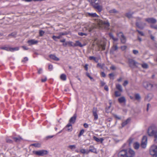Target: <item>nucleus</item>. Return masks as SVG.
Returning a JSON list of instances; mask_svg holds the SVG:
<instances>
[{
	"mask_svg": "<svg viewBox=\"0 0 157 157\" xmlns=\"http://www.w3.org/2000/svg\"><path fill=\"white\" fill-rule=\"evenodd\" d=\"M135 155L134 151L131 148L122 150L118 154V157H133Z\"/></svg>",
	"mask_w": 157,
	"mask_h": 157,
	"instance_id": "f257e3e1",
	"label": "nucleus"
},
{
	"mask_svg": "<svg viewBox=\"0 0 157 157\" xmlns=\"http://www.w3.org/2000/svg\"><path fill=\"white\" fill-rule=\"evenodd\" d=\"M157 127L155 125H152L148 129L147 133L149 136L154 137V141L157 143Z\"/></svg>",
	"mask_w": 157,
	"mask_h": 157,
	"instance_id": "f03ea898",
	"label": "nucleus"
},
{
	"mask_svg": "<svg viewBox=\"0 0 157 157\" xmlns=\"http://www.w3.org/2000/svg\"><path fill=\"white\" fill-rule=\"evenodd\" d=\"M97 24L99 27L101 29H108L109 26V24L107 21H104L99 20L97 21Z\"/></svg>",
	"mask_w": 157,
	"mask_h": 157,
	"instance_id": "7ed1b4c3",
	"label": "nucleus"
},
{
	"mask_svg": "<svg viewBox=\"0 0 157 157\" xmlns=\"http://www.w3.org/2000/svg\"><path fill=\"white\" fill-rule=\"evenodd\" d=\"M92 5L96 9L98 12H100L102 10V7L100 5V1L99 0H95L94 1H92L91 2Z\"/></svg>",
	"mask_w": 157,
	"mask_h": 157,
	"instance_id": "20e7f679",
	"label": "nucleus"
},
{
	"mask_svg": "<svg viewBox=\"0 0 157 157\" xmlns=\"http://www.w3.org/2000/svg\"><path fill=\"white\" fill-rule=\"evenodd\" d=\"M150 153L153 155V157H157V146L154 145H152L150 149Z\"/></svg>",
	"mask_w": 157,
	"mask_h": 157,
	"instance_id": "39448f33",
	"label": "nucleus"
},
{
	"mask_svg": "<svg viewBox=\"0 0 157 157\" xmlns=\"http://www.w3.org/2000/svg\"><path fill=\"white\" fill-rule=\"evenodd\" d=\"M33 153L38 156H43L47 155L48 153V152L47 150H40L38 151H33Z\"/></svg>",
	"mask_w": 157,
	"mask_h": 157,
	"instance_id": "423d86ee",
	"label": "nucleus"
},
{
	"mask_svg": "<svg viewBox=\"0 0 157 157\" xmlns=\"http://www.w3.org/2000/svg\"><path fill=\"white\" fill-rule=\"evenodd\" d=\"M147 137L146 136H144L142 139L141 146L143 148H145L147 146Z\"/></svg>",
	"mask_w": 157,
	"mask_h": 157,
	"instance_id": "0eeeda50",
	"label": "nucleus"
},
{
	"mask_svg": "<svg viewBox=\"0 0 157 157\" xmlns=\"http://www.w3.org/2000/svg\"><path fill=\"white\" fill-rule=\"evenodd\" d=\"M128 63L130 66L131 67H137L139 63L134 60L130 59L128 60Z\"/></svg>",
	"mask_w": 157,
	"mask_h": 157,
	"instance_id": "6e6552de",
	"label": "nucleus"
},
{
	"mask_svg": "<svg viewBox=\"0 0 157 157\" xmlns=\"http://www.w3.org/2000/svg\"><path fill=\"white\" fill-rule=\"evenodd\" d=\"M118 36L121 38V41L122 43H124L126 42V38L121 32L117 34Z\"/></svg>",
	"mask_w": 157,
	"mask_h": 157,
	"instance_id": "1a4fd4ad",
	"label": "nucleus"
},
{
	"mask_svg": "<svg viewBox=\"0 0 157 157\" xmlns=\"http://www.w3.org/2000/svg\"><path fill=\"white\" fill-rule=\"evenodd\" d=\"M143 86L148 90H151L153 87L152 84L147 82H144L143 83Z\"/></svg>",
	"mask_w": 157,
	"mask_h": 157,
	"instance_id": "9d476101",
	"label": "nucleus"
},
{
	"mask_svg": "<svg viewBox=\"0 0 157 157\" xmlns=\"http://www.w3.org/2000/svg\"><path fill=\"white\" fill-rule=\"evenodd\" d=\"M145 21L150 23H155L156 22V20L153 18H146Z\"/></svg>",
	"mask_w": 157,
	"mask_h": 157,
	"instance_id": "9b49d317",
	"label": "nucleus"
},
{
	"mask_svg": "<svg viewBox=\"0 0 157 157\" xmlns=\"http://www.w3.org/2000/svg\"><path fill=\"white\" fill-rule=\"evenodd\" d=\"M38 41L34 39H31L29 40L27 43L29 44V45L30 46L32 45L35 44H37Z\"/></svg>",
	"mask_w": 157,
	"mask_h": 157,
	"instance_id": "f8f14e48",
	"label": "nucleus"
},
{
	"mask_svg": "<svg viewBox=\"0 0 157 157\" xmlns=\"http://www.w3.org/2000/svg\"><path fill=\"white\" fill-rule=\"evenodd\" d=\"M74 47L76 46H79L80 47H82L86 45L85 44H82L79 41L77 40L75 41V43H74Z\"/></svg>",
	"mask_w": 157,
	"mask_h": 157,
	"instance_id": "ddd939ff",
	"label": "nucleus"
},
{
	"mask_svg": "<svg viewBox=\"0 0 157 157\" xmlns=\"http://www.w3.org/2000/svg\"><path fill=\"white\" fill-rule=\"evenodd\" d=\"M97 109L94 108L93 111V116L94 117V119L95 120H96L98 118V116L97 113Z\"/></svg>",
	"mask_w": 157,
	"mask_h": 157,
	"instance_id": "4468645a",
	"label": "nucleus"
},
{
	"mask_svg": "<svg viewBox=\"0 0 157 157\" xmlns=\"http://www.w3.org/2000/svg\"><path fill=\"white\" fill-rule=\"evenodd\" d=\"M136 25L140 29L143 28L144 26L145 25V24L144 23H142L141 22L139 23L138 22H136Z\"/></svg>",
	"mask_w": 157,
	"mask_h": 157,
	"instance_id": "2eb2a0df",
	"label": "nucleus"
},
{
	"mask_svg": "<svg viewBox=\"0 0 157 157\" xmlns=\"http://www.w3.org/2000/svg\"><path fill=\"white\" fill-rule=\"evenodd\" d=\"M153 97L152 95L151 94H148L145 98V100L146 101H150L152 98Z\"/></svg>",
	"mask_w": 157,
	"mask_h": 157,
	"instance_id": "dca6fc26",
	"label": "nucleus"
},
{
	"mask_svg": "<svg viewBox=\"0 0 157 157\" xmlns=\"http://www.w3.org/2000/svg\"><path fill=\"white\" fill-rule=\"evenodd\" d=\"M113 46L111 50V52H113L115 51H116L118 48V47L117 45H116L115 44L114 42L113 43Z\"/></svg>",
	"mask_w": 157,
	"mask_h": 157,
	"instance_id": "f3484780",
	"label": "nucleus"
},
{
	"mask_svg": "<svg viewBox=\"0 0 157 157\" xmlns=\"http://www.w3.org/2000/svg\"><path fill=\"white\" fill-rule=\"evenodd\" d=\"M93 138L94 140L98 142H100L101 143L103 140V139L102 138H98L95 136L93 137Z\"/></svg>",
	"mask_w": 157,
	"mask_h": 157,
	"instance_id": "a211bd4d",
	"label": "nucleus"
},
{
	"mask_svg": "<svg viewBox=\"0 0 157 157\" xmlns=\"http://www.w3.org/2000/svg\"><path fill=\"white\" fill-rule=\"evenodd\" d=\"M76 119V116H74L71 117L69 120L70 123L74 124L75 121Z\"/></svg>",
	"mask_w": 157,
	"mask_h": 157,
	"instance_id": "6ab92c4d",
	"label": "nucleus"
},
{
	"mask_svg": "<svg viewBox=\"0 0 157 157\" xmlns=\"http://www.w3.org/2000/svg\"><path fill=\"white\" fill-rule=\"evenodd\" d=\"M118 101L119 103H123L125 102V99L124 97L123 96L119 98L118 99Z\"/></svg>",
	"mask_w": 157,
	"mask_h": 157,
	"instance_id": "aec40b11",
	"label": "nucleus"
},
{
	"mask_svg": "<svg viewBox=\"0 0 157 157\" xmlns=\"http://www.w3.org/2000/svg\"><path fill=\"white\" fill-rule=\"evenodd\" d=\"M80 152L83 154H88L89 152V151L88 150H86L84 149H80Z\"/></svg>",
	"mask_w": 157,
	"mask_h": 157,
	"instance_id": "412c9836",
	"label": "nucleus"
},
{
	"mask_svg": "<svg viewBox=\"0 0 157 157\" xmlns=\"http://www.w3.org/2000/svg\"><path fill=\"white\" fill-rule=\"evenodd\" d=\"M116 88L120 92H122L123 91L122 87L119 84H116Z\"/></svg>",
	"mask_w": 157,
	"mask_h": 157,
	"instance_id": "4be33fe9",
	"label": "nucleus"
},
{
	"mask_svg": "<svg viewBox=\"0 0 157 157\" xmlns=\"http://www.w3.org/2000/svg\"><path fill=\"white\" fill-rule=\"evenodd\" d=\"M66 128L68 131H71L72 129V127L71 124L70 123L68 124L66 126Z\"/></svg>",
	"mask_w": 157,
	"mask_h": 157,
	"instance_id": "5701e85b",
	"label": "nucleus"
},
{
	"mask_svg": "<svg viewBox=\"0 0 157 157\" xmlns=\"http://www.w3.org/2000/svg\"><path fill=\"white\" fill-rule=\"evenodd\" d=\"M49 57L51 59L56 61H58L59 60L58 58L54 55H50Z\"/></svg>",
	"mask_w": 157,
	"mask_h": 157,
	"instance_id": "b1692460",
	"label": "nucleus"
},
{
	"mask_svg": "<svg viewBox=\"0 0 157 157\" xmlns=\"http://www.w3.org/2000/svg\"><path fill=\"white\" fill-rule=\"evenodd\" d=\"M13 139L15 142H19L22 140V139L20 137H14Z\"/></svg>",
	"mask_w": 157,
	"mask_h": 157,
	"instance_id": "393cba45",
	"label": "nucleus"
},
{
	"mask_svg": "<svg viewBox=\"0 0 157 157\" xmlns=\"http://www.w3.org/2000/svg\"><path fill=\"white\" fill-rule=\"evenodd\" d=\"M130 121V120L129 119H128L125 121L123 122L122 124V127H124L127 124H128Z\"/></svg>",
	"mask_w": 157,
	"mask_h": 157,
	"instance_id": "a878e982",
	"label": "nucleus"
},
{
	"mask_svg": "<svg viewBox=\"0 0 157 157\" xmlns=\"http://www.w3.org/2000/svg\"><path fill=\"white\" fill-rule=\"evenodd\" d=\"M133 147L135 149H138L139 147L140 144L138 142H136L133 144Z\"/></svg>",
	"mask_w": 157,
	"mask_h": 157,
	"instance_id": "bb28decb",
	"label": "nucleus"
},
{
	"mask_svg": "<svg viewBox=\"0 0 157 157\" xmlns=\"http://www.w3.org/2000/svg\"><path fill=\"white\" fill-rule=\"evenodd\" d=\"M60 78L62 80L65 81L66 79V76L64 74H62L60 76Z\"/></svg>",
	"mask_w": 157,
	"mask_h": 157,
	"instance_id": "cd10ccee",
	"label": "nucleus"
},
{
	"mask_svg": "<svg viewBox=\"0 0 157 157\" xmlns=\"http://www.w3.org/2000/svg\"><path fill=\"white\" fill-rule=\"evenodd\" d=\"M88 14L89 16L93 17H96L98 16L96 13H88Z\"/></svg>",
	"mask_w": 157,
	"mask_h": 157,
	"instance_id": "c85d7f7f",
	"label": "nucleus"
},
{
	"mask_svg": "<svg viewBox=\"0 0 157 157\" xmlns=\"http://www.w3.org/2000/svg\"><path fill=\"white\" fill-rule=\"evenodd\" d=\"M120 91H116L115 92V95L116 97H119L121 95V92Z\"/></svg>",
	"mask_w": 157,
	"mask_h": 157,
	"instance_id": "c756f323",
	"label": "nucleus"
},
{
	"mask_svg": "<svg viewBox=\"0 0 157 157\" xmlns=\"http://www.w3.org/2000/svg\"><path fill=\"white\" fill-rule=\"evenodd\" d=\"M90 151H91V152H95L96 151V149L94 148L93 147L90 146V149L89 150Z\"/></svg>",
	"mask_w": 157,
	"mask_h": 157,
	"instance_id": "7c9ffc66",
	"label": "nucleus"
},
{
	"mask_svg": "<svg viewBox=\"0 0 157 157\" xmlns=\"http://www.w3.org/2000/svg\"><path fill=\"white\" fill-rule=\"evenodd\" d=\"M19 47H17L14 48H10L9 49V50L11 51H17L19 50Z\"/></svg>",
	"mask_w": 157,
	"mask_h": 157,
	"instance_id": "2f4dec72",
	"label": "nucleus"
},
{
	"mask_svg": "<svg viewBox=\"0 0 157 157\" xmlns=\"http://www.w3.org/2000/svg\"><path fill=\"white\" fill-rule=\"evenodd\" d=\"M105 43H104L103 44L99 45V47L101 48L102 50H104L105 49Z\"/></svg>",
	"mask_w": 157,
	"mask_h": 157,
	"instance_id": "473e14b6",
	"label": "nucleus"
},
{
	"mask_svg": "<svg viewBox=\"0 0 157 157\" xmlns=\"http://www.w3.org/2000/svg\"><path fill=\"white\" fill-rule=\"evenodd\" d=\"M89 59L90 60H94L96 62H98V60L96 59V57H94L90 56L89 57Z\"/></svg>",
	"mask_w": 157,
	"mask_h": 157,
	"instance_id": "72a5a7b5",
	"label": "nucleus"
},
{
	"mask_svg": "<svg viewBox=\"0 0 157 157\" xmlns=\"http://www.w3.org/2000/svg\"><path fill=\"white\" fill-rule=\"evenodd\" d=\"M94 28H91L90 27H89L88 28H87L86 27H84V28L83 29L84 31H87L88 32H90L92 31V29H93Z\"/></svg>",
	"mask_w": 157,
	"mask_h": 157,
	"instance_id": "f704fd0d",
	"label": "nucleus"
},
{
	"mask_svg": "<svg viewBox=\"0 0 157 157\" xmlns=\"http://www.w3.org/2000/svg\"><path fill=\"white\" fill-rule=\"evenodd\" d=\"M31 145L33 146L36 147H40L41 146L40 144L38 143L33 144Z\"/></svg>",
	"mask_w": 157,
	"mask_h": 157,
	"instance_id": "c9c22d12",
	"label": "nucleus"
},
{
	"mask_svg": "<svg viewBox=\"0 0 157 157\" xmlns=\"http://www.w3.org/2000/svg\"><path fill=\"white\" fill-rule=\"evenodd\" d=\"M67 43L68 46L74 47V43H73L72 42L67 41Z\"/></svg>",
	"mask_w": 157,
	"mask_h": 157,
	"instance_id": "e433bc0d",
	"label": "nucleus"
},
{
	"mask_svg": "<svg viewBox=\"0 0 157 157\" xmlns=\"http://www.w3.org/2000/svg\"><path fill=\"white\" fill-rule=\"evenodd\" d=\"M68 147L71 150H73L76 148V147L75 145H70L68 146Z\"/></svg>",
	"mask_w": 157,
	"mask_h": 157,
	"instance_id": "4c0bfd02",
	"label": "nucleus"
},
{
	"mask_svg": "<svg viewBox=\"0 0 157 157\" xmlns=\"http://www.w3.org/2000/svg\"><path fill=\"white\" fill-rule=\"evenodd\" d=\"M135 98L138 101H139L140 99V96L138 94H136L135 95Z\"/></svg>",
	"mask_w": 157,
	"mask_h": 157,
	"instance_id": "58836bf2",
	"label": "nucleus"
},
{
	"mask_svg": "<svg viewBox=\"0 0 157 157\" xmlns=\"http://www.w3.org/2000/svg\"><path fill=\"white\" fill-rule=\"evenodd\" d=\"M16 35V33H13L10 34L8 35V37L11 36L12 37H15Z\"/></svg>",
	"mask_w": 157,
	"mask_h": 157,
	"instance_id": "ea45409f",
	"label": "nucleus"
},
{
	"mask_svg": "<svg viewBox=\"0 0 157 157\" xmlns=\"http://www.w3.org/2000/svg\"><path fill=\"white\" fill-rule=\"evenodd\" d=\"M142 67L144 68H147L148 67V65L146 63H144L142 64Z\"/></svg>",
	"mask_w": 157,
	"mask_h": 157,
	"instance_id": "a19ab883",
	"label": "nucleus"
},
{
	"mask_svg": "<svg viewBox=\"0 0 157 157\" xmlns=\"http://www.w3.org/2000/svg\"><path fill=\"white\" fill-rule=\"evenodd\" d=\"M45 32L43 30H40L39 31V34L40 36H42L43 35Z\"/></svg>",
	"mask_w": 157,
	"mask_h": 157,
	"instance_id": "79ce46f5",
	"label": "nucleus"
},
{
	"mask_svg": "<svg viewBox=\"0 0 157 157\" xmlns=\"http://www.w3.org/2000/svg\"><path fill=\"white\" fill-rule=\"evenodd\" d=\"M6 141L7 143H12L13 142L12 140L10 139L9 138H6Z\"/></svg>",
	"mask_w": 157,
	"mask_h": 157,
	"instance_id": "37998d69",
	"label": "nucleus"
},
{
	"mask_svg": "<svg viewBox=\"0 0 157 157\" xmlns=\"http://www.w3.org/2000/svg\"><path fill=\"white\" fill-rule=\"evenodd\" d=\"M78 34L79 35L81 36H86L87 34L86 33H84L82 32H79L78 33Z\"/></svg>",
	"mask_w": 157,
	"mask_h": 157,
	"instance_id": "c03bdc74",
	"label": "nucleus"
},
{
	"mask_svg": "<svg viewBox=\"0 0 157 157\" xmlns=\"http://www.w3.org/2000/svg\"><path fill=\"white\" fill-rule=\"evenodd\" d=\"M28 60V58L27 57H25L24 58V59L23 60H22V62L25 63L26 61H27Z\"/></svg>",
	"mask_w": 157,
	"mask_h": 157,
	"instance_id": "a18cd8bd",
	"label": "nucleus"
},
{
	"mask_svg": "<svg viewBox=\"0 0 157 157\" xmlns=\"http://www.w3.org/2000/svg\"><path fill=\"white\" fill-rule=\"evenodd\" d=\"M110 13H117V11L115 9H113L109 11Z\"/></svg>",
	"mask_w": 157,
	"mask_h": 157,
	"instance_id": "49530a36",
	"label": "nucleus"
},
{
	"mask_svg": "<svg viewBox=\"0 0 157 157\" xmlns=\"http://www.w3.org/2000/svg\"><path fill=\"white\" fill-rule=\"evenodd\" d=\"M151 27L152 28H153L157 30V25H151Z\"/></svg>",
	"mask_w": 157,
	"mask_h": 157,
	"instance_id": "de8ad7c7",
	"label": "nucleus"
},
{
	"mask_svg": "<svg viewBox=\"0 0 157 157\" xmlns=\"http://www.w3.org/2000/svg\"><path fill=\"white\" fill-rule=\"evenodd\" d=\"M84 131L83 129L80 132V133L78 135V136H80L82 135L84 133Z\"/></svg>",
	"mask_w": 157,
	"mask_h": 157,
	"instance_id": "09e8293b",
	"label": "nucleus"
},
{
	"mask_svg": "<svg viewBox=\"0 0 157 157\" xmlns=\"http://www.w3.org/2000/svg\"><path fill=\"white\" fill-rule=\"evenodd\" d=\"M104 65V64H101L100 63H98V64H97V67L102 68L103 66Z\"/></svg>",
	"mask_w": 157,
	"mask_h": 157,
	"instance_id": "8fccbe9b",
	"label": "nucleus"
},
{
	"mask_svg": "<svg viewBox=\"0 0 157 157\" xmlns=\"http://www.w3.org/2000/svg\"><path fill=\"white\" fill-rule=\"evenodd\" d=\"M53 69V66L52 65H48V69L50 71H51Z\"/></svg>",
	"mask_w": 157,
	"mask_h": 157,
	"instance_id": "3c124183",
	"label": "nucleus"
},
{
	"mask_svg": "<svg viewBox=\"0 0 157 157\" xmlns=\"http://www.w3.org/2000/svg\"><path fill=\"white\" fill-rule=\"evenodd\" d=\"M121 48L122 50L124 51L127 48V47L126 46H121Z\"/></svg>",
	"mask_w": 157,
	"mask_h": 157,
	"instance_id": "603ef678",
	"label": "nucleus"
},
{
	"mask_svg": "<svg viewBox=\"0 0 157 157\" xmlns=\"http://www.w3.org/2000/svg\"><path fill=\"white\" fill-rule=\"evenodd\" d=\"M109 77L111 79H113L114 77V75L113 73H110L109 75Z\"/></svg>",
	"mask_w": 157,
	"mask_h": 157,
	"instance_id": "864d4df0",
	"label": "nucleus"
},
{
	"mask_svg": "<svg viewBox=\"0 0 157 157\" xmlns=\"http://www.w3.org/2000/svg\"><path fill=\"white\" fill-rule=\"evenodd\" d=\"M132 14L130 13H128L126 14V16L129 18H130L132 17Z\"/></svg>",
	"mask_w": 157,
	"mask_h": 157,
	"instance_id": "5fc2aeb1",
	"label": "nucleus"
},
{
	"mask_svg": "<svg viewBox=\"0 0 157 157\" xmlns=\"http://www.w3.org/2000/svg\"><path fill=\"white\" fill-rule=\"evenodd\" d=\"M47 80V78L46 77H45L44 78L41 79V81L42 82H45Z\"/></svg>",
	"mask_w": 157,
	"mask_h": 157,
	"instance_id": "6e6d98bb",
	"label": "nucleus"
},
{
	"mask_svg": "<svg viewBox=\"0 0 157 157\" xmlns=\"http://www.w3.org/2000/svg\"><path fill=\"white\" fill-rule=\"evenodd\" d=\"M128 83V82L126 80L124 81L123 85L124 86H125L127 85Z\"/></svg>",
	"mask_w": 157,
	"mask_h": 157,
	"instance_id": "4d7b16f0",
	"label": "nucleus"
},
{
	"mask_svg": "<svg viewBox=\"0 0 157 157\" xmlns=\"http://www.w3.org/2000/svg\"><path fill=\"white\" fill-rule=\"evenodd\" d=\"M112 39L113 40L114 42L117 41L118 40V39L116 38H115L114 36H112Z\"/></svg>",
	"mask_w": 157,
	"mask_h": 157,
	"instance_id": "13d9d810",
	"label": "nucleus"
},
{
	"mask_svg": "<svg viewBox=\"0 0 157 157\" xmlns=\"http://www.w3.org/2000/svg\"><path fill=\"white\" fill-rule=\"evenodd\" d=\"M42 71V69L41 68H39L38 70V73L39 74H40Z\"/></svg>",
	"mask_w": 157,
	"mask_h": 157,
	"instance_id": "bf43d9fd",
	"label": "nucleus"
},
{
	"mask_svg": "<svg viewBox=\"0 0 157 157\" xmlns=\"http://www.w3.org/2000/svg\"><path fill=\"white\" fill-rule=\"evenodd\" d=\"M86 75L88 77H89L90 79H93L90 76V75L89 73H86Z\"/></svg>",
	"mask_w": 157,
	"mask_h": 157,
	"instance_id": "052dcab7",
	"label": "nucleus"
},
{
	"mask_svg": "<svg viewBox=\"0 0 157 157\" xmlns=\"http://www.w3.org/2000/svg\"><path fill=\"white\" fill-rule=\"evenodd\" d=\"M132 140H133L132 139V138H130L128 140V143H129V145H130L131 144V143L132 141Z\"/></svg>",
	"mask_w": 157,
	"mask_h": 157,
	"instance_id": "680f3d73",
	"label": "nucleus"
},
{
	"mask_svg": "<svg viewBox=\"0 0 157 157\" xmlns=\"http://www.w3.org/2000/svg\"><path fill=\"white\" fill-rule=\"evenodd\" d=\"M133 53L135 54H137L138 53V51L136 50H133Z\"/></svg>",
	"mask_w": 157,
	"mask_h": 157,
	"instance_id": "e2e57ef3",
	"label": "nucleus"
},
{
	"mask_svg": "<svg viewBox=\"0 0 157 157\" xmlns=\"http://www.w3.org/2000/svg\"><path fill=\"white\" fill-rule=\"evenodd\" d=\"M22 48H23L24 50H27L28 49V48L25 46H22Z\"/></svg>",
	"mask_w": 157,
	"mask_h": 157,
	"instance_id": "0e129e2a",
	"label": "nucleus"
},
{
	"mask_svg": "<svg viewBox=\"0 0 157 157\" xmlns=\"http://www.w3.org/2000/svg\"><path fill=\"white\" fill-rule=\"evenodd\" d=\"M52 38L55 41H57V39H58L57 38V37L56 36H52Z\"/></svg>",
	"mask_w": 157,
	"mask_h": 157,
	"instance_id": "69168bd1",
	"label": "nucleus"
},
{
	"mask_svg": "<svg viewBox=\"0 0 157 157\" xmlns=\"http://www.w3.org/2000/svg\"><path fill=\"white\" fill-rule=\"evenodd\" d=\"M83 126L85 128H87L88 127V125L86 123H84Z\"/></svg>",
	"mask_w": 157,
	"mask_h": 157,
	"instance_id": "338daca9",
	"label": "nucleus"
},
{
	"mask_svg": "<svg viewBox=\"0 0 157 157\" xmlns=\"http://www.w3.org/2000/svg\"><path fill=\"white\" fill-rule=\"evenodd\" d=\"M110 69L114 70L116 69V67L115 66L113 65H112L110 67Z\"/></svg>",
	"mask_w": 157,
	"mask_h": 157,
	"instance_id": "774afa93",
	"label": "nucleus"
}]
</instances>
